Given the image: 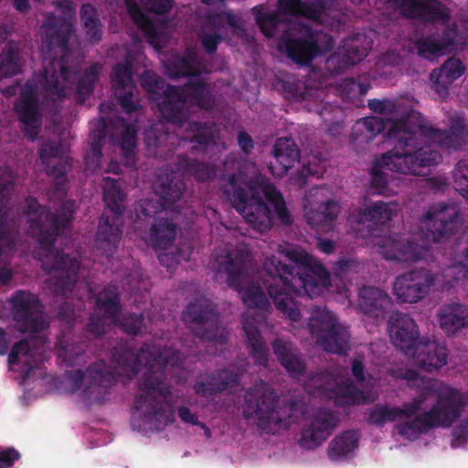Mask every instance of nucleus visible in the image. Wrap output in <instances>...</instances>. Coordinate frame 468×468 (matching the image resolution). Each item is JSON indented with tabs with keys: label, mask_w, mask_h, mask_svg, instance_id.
I'll return each instance as SVG.
<instances>
[{
	"label": "nucleus",
	"mask_w": 468,
	"mask_h": 468,
	"mask_svg": "<svg viewBox=\"0 0 468 468\" xmlns=\"http://www.w3.org/2000/svg\"><path fill=\"white\" fill-rule=\"evenodd\" d=\"M339 213V206L335 200H327L319 204L315 209H310L305 217L313 228L331 229Z\"/></svg>",
	"instance_id": "48"
},
{
	"label": "nucleus",
	"mask_w": 468,
	"mask_h": 468,
	"mask_svg": "<svg viewBox=\"0 0 468 468\" xmlns=\"http://www.w3.org/2000/svg\"><path fill=\"white\" fill-rule=\"evenodd\" d=\"M373 39L364 33H356L344 41L342 51L335 54L328 63L336 61L340 69L354 66L362 61L372 49Z\"/></svg>",
	"instance_id": "28"
},
{
	"label": "nucleus",
	"mask_w": 468,
	"mask_h": 468,
	"mask_svg": "<svg viewBox=\"0 0 468 468\" xmlns=\"http://www.w3.org/2000/svg\"><path fill=\"white\" fill-rule=\"evenodd\" d=\"M165 69L170 79L177 80L200 76L205 69V65L194 50L186 48L183 54H176L167 59Z\"/></svg>",
	"instance_id": "29"
},
{
	"label": "nucleus",
	"mask_w": 468,
	"mask_h": 468,
	"mask_svg": "<svg viewBox=\"0 0 468 468\" xmlns=\"http://www.w3.org/2000/svg\"><path fill=\"white\" fill-rule=\"evenodd\" d=\"M442 275L447 279V288L468 279V229L458 238L454 262L443 270Z\"/></svg>",
	"instance_id": "38"
},
{
	"label": "nucleus",
	"mask_w": 468,
	"mask_h": 468,
	"mask_svg": "<svg viewBox=\"0 0 468 468\" xmlns=\"http://www.w3.org/2000/svg\"><path fill=\"white\" fill-rule=\"evenodd\" d=\"M465 68L463 62L456 58H449L439 69L431 73V80L436 85H441L447 89L454 80L463 75Z\"/></svg>",
	"instance_id": "54"
},
{
	"label": "nucleus",
	"mask_w": 468,
	"mask_h": 468,
	"mask_svg": "<svg viewBox=\"0 0 468 468\" xmlns=\"http://www.w3.org/2000/svg\"><path fill=\"white\" fill-rule=\"evenodd\" d=\"M186 185L181 174L171 172L164 176L159 175L154 185V192L159 199H141L135 206L137 219H152L154 222L156 218H163L161 214L168 208H173L174 205L182 197Z\"/></svg>",
	"instance_id": "12"
},
{
	"label": "nucleus",
	"mask_w": 468,
	"mask_h": 468,
	"mask_svg": "<svg viewBox=\"0 0 468 468\" xmlns=\"http://www.w3.org/2000/svg\"><path fill=\"white\" fill-rule=\"evenodd\" d=\"M243 330L247 337L250 355L255 364L267 367L270 359V351L263 340L261 331L256 325L250 323H244Z\"/></svg>",
	"instance_id": "45"
},
{
	"label": "nucleus",
	"mask_w": 468,
	"mask_h": 468,
	"mask_svg": "<svg viewBox=\"0 0 468 468\" xmlns=\"http://www.w3.org/2000/svg\"><path fill=\"white\" fill-rule=\"evenodd\" d=\"M278 49L300 66H309L314 58L331 51L334 38L325 33L303 27L293 33L290 28L283 31L278 40Z\"/></svg>",
	"instance_id": "10"
},
{
	"label": "nucleus",
	"mask_w": 468,
	"mask_h": 468,
	"mask_svg": "<svg viewBox=\"0 0 468 468\" xmlns=\"http://www.w3.org/2000/svg\"><path fill=\"white\" fill-rule=\"evenodd\" d=\"M239 381V377L234 370L206 371L196 379L193 389L198 397L213 400L216 396L238 385Z\"/></svg>",
	"instance_id": "25"
},
{
	"label": "nucleus",
	"mask_w": 468,
	"mask_h": 468,
	"mask_svg": "<svg viewBox=\"0 0 468 468\" xmlns=\"http://www.w3.org/2000/svg\"><path fill=\"white\" fill-rule=\"evenodd\" d=\"M309 393L341 400L347 406L360 405L370 402L369 396L349 380L338 382L336 377L329 371H322L313 375L306 383Z\"/></svg>",
	"instance_id": "16"
},
{
	"label": "nucleus",
	"mask_w": 468,
	"mask_h": 468,
	"mask_svg": "<svg viewBox=\"0 0 468 468\" xmlns=\"http://www.w3.org/2000/svg\"><path fill=\"white\" fill-rule=\"evenodd\" d=\"M26 214L29 217L28 232L37 240L38 251L41 252V239L45 236L48 218L55 220V217L51 216L50 208L40 205L38 200L31 196L26 198Z\"/></svg>",
	"instance_id": "39"
},
{
	"label": "nucleus",
	"mask_w": 468,
	"mask_h": 468,
	"mask_svg": "<svg viewBox=\"0 0 468 468\" xmlns=\"http://www.w3.org/2000/svg\"><path fill=\"white\" fill-rule=\"evenodd\" d=\"M326 4L324 1L308 3L302 0H278V12L281 15L319 20Z\"/></svg>",
	"instance_id": "44"
},
{
	"label": "nucleus",
	"mask_w": 468,
	"mask_h": 468,
	"mask_svg": "<svg viewBox=\"0 0 468 468\" xmlns=\"http://www.w3.org/2000/svg\"><path fill=\"white\" fill-rule=\"evenodd\" d=\"M392 305L390 296L375 286H364L359 290L358 307L371 317H383Z\"/></svg>",
	"instance_id": "34"
},
{
	"label": "nucleus",
	"mask_w": 468,
	"mask_h": 468,
	"mask_svg": "<svg viewBox=\"0 0 468 468\" xmlns=\"http://www.w3.org/2000/svg\"><path fill=\"white\" fill-rule=\"evenodd\" d=\"M296 410L294 401L280 402L277 393L264 382L255 384L245 391L243 416L255 419L262 433L275 434L287 430Z\"/></svg>",
	"instance_id": "6"
},
{
	"label": "nucleus",
	"mask_w": 468,
	"mask_h": 468,
	"mask_svg": "<svg viewBox=\"0 0 468 468\" xmlns=\"http://www.w3.org/2000/svg\"><path fill=\"white\" fill-rule=\"evenodd\" d=\"M101 67L95 63L86 68L83 76L80 78L76 84L75 101L78 104H83L93 92L94 85L99 79Z\"/></svg>",
	"instance_id": "58"
},
{
	"label": "nucleus",
	"mask_w": 468,
	"mask_h": 468,
	"mask_svg": "<svg viewBox=\"0 0 468 468\" xmlns=\"http://www.w3.org/2000/svg\"><path fill=\"white\" fill-rule=\"evenodd\" d=\"M78 71L65 65L64 59H54L49 68H45L40 83L49 99L54 101H62L68 98L77 80Z\"/></svg>",
	"instance_id": "20"
},
{
	"label": "nucleus",
	"mask_w": 468,
	"mask_h": 468,
	"mask_svg": "<svg viewBox=\"0 0 468 468\" xmlns=\"http://www.w3.org/2000/svg\"><path fill=\"white\" fill-rule=\"evenodd\" d=\"M456 30L448 26L441 37L429 36L421 37L416 43L418 54L427 59L444 55L455 47Z\"/></svg>",
	"instance_id": "37"
},
{
	"label": "nucleus",
	"mask_w": 468,
	"mask_h": 468,
	"mask_svg": "<svg viewBox=\"0 0 468 468\" xmlns=\"http://www.w3.org/2000/svg\"><path fill=\"white\" fill-rule=\"evenodd\" d=\"M15 182L11 174L6 168H0V243H2L6 251L11 252L15 250V242L9 231L6 217L4 213L14 191Z\"/></svg>",
	"instance_id": "36"
},
{
	"label": "nucleus",
	"mask_w": 468,
	"mask_h": 468,
	"mask_svg": "<svg viewBox=\"0 0 468 468\" xmlns=\"http://www.w3.org/2000/svg\"><path fill=\"white\" fill-rule=\"evenodd\" d=\"M113 325H117L127 335H139L145 330L144 316L143 314L125 313L120 317L119 314L118 322Z\"/></svg>",
	"instance_id": "61"
},
{
	"label": "nucleus",
	"mask_w": 468,
	"mask_h": 468,
	"mask_svg": "<svg viewBox=\"0 0 468 468\" xmlns=\"http://www.w3.org/2000/svg\"><path fill=\"white\" fill-rule=\"evenodd\" d=\"M121 310V300L116 288L105 287L96 295L93 313L86 326L87 332L95 337L101 336L106 333L107 325H113L118 322Z\"/></svg>",
	"instance_id": "18"
},
{
	"label": "nucleus",
	"mask_w": 468,
	"mask_h": 468,
	"mask_svg": "<svg viewBox=\"0 0 468 468\" xmlns=\"http://www.w3.org/2000/svg\"><path fill=\"white\" fill-rule=\"evenodd\" d=\"M428 254V249L412 240L392 239L388 247L383 248L386 260L398 262H416Z\"/></svg>",
	"instance_id": "41"
},
{
	"label": "nucleus",
	"mask_w": 468,
	"mask_h": 468,
	"mask_svg": "<svg viewBox=\"0 0 468 468\" xmlns=\"http://www.w3.org/2000/svg\"><path fill=\"white\" fill-rule=\"evenodd\" d=\"M435 282V274L426 268H416L396 277L393 292L398 300L417 303L426 298Z\"/></svg>",
	"instance_id": "17"
},
{
	"label": "nucleus",
	"mask_w": 468,
	"mask_h": 468,
	"mask_svg": "<svg viewBox=\"0 0 468 468\" xmlns=\"http://www.w3.org/2000/svg\"><path fill=\"white\" fill-rule=\"evenodd\" d=\"M274 162L270 163V170L273 175L282 176L296 162L300 161L301 152L291 137H281L275 142L272 150Z\"/></svg>",
	"instance_id": "33"
},
{
	"label": "nucleus",
	"mask_w": 468,
	"mask_h": 468,
	"mask_svg": "<svg viewBox=\"0 0 468 468\" xmlns=\"http://www.w3.org/2000/svg\"><path fill=\"white\" fill-rule=\"evenodd\" d=\"M281 252L285 260L276 255L265 259L263 284L277 310L292 322H298L301 311L294 296L314 298L330 283V275L322 263L304 250L285 249Z\"/></svg>",
	"instance_id": "2"
},
{
	"label": "nucleus",
	"mask_w": 468,
	"mask_h": 468,
	"mask_svg": "<svg viewBox=\"0 0 468 468\" xmlns=\"http://www.w3.org/2000/svg\"><path fill=\"white\" fill-rule=\"evenodd\" d=\"M22 67L23 57L19 43L8 41L0 52V79L19 74Z\"/></svg>",
	"instance_id": "46"
},
{
	"label": "nucleus",
	"mask_w": 468,
	"mask_h": 468,
	"mask_svg": "<svg viewBox=\"0 0 468 468\" xmlns=\"http://www.w3.org/2000/svg\"><path fill=\"white\" fill-rule=\"evenodd\" d=\"M261 192L271 204L278 220L282 225H291L292 218L284 198L273 185L269 184L261 187L258 181L249 179L242 173H233L229 176L224 188V195L246 222L252 229L265 232L273 224V214L263 200Z\"/></svg>",
	"instance_id": "3"
},
{
	"label": "nucleus",
	"mask_w": 468,
	"mask_h": 468,
	"mask_svg": "<svg viewBox=\"0 0 468 468\" xmlns=\"http://www.w3.org/2000/svg\"><path fill=\"white\" fill-rule=\"evenodd\" d=\"M112 361L129 378L144 367L132 408V426L139 431H161L175 421V410L168 399L171 390L164 382L167 365L181 367L184 356L178 350L162 351L144 343L136 350L127 343H119L112 349Z\"/></svg>",
	"instance_id": "1"
},
{
	"label": "nucleus",
	"mask_w": 468,
	"mask_h": 468,
	"mask_svg": "<svg viewBox=\"0 0 468 468\" xmlns=\"http://www.w3.org/2000/svg\"><path fill=\"white\" fill-rule=\"evenodd\" d=\"M405 117H406V115L400 119H396V120H391L390 118H388L387 119L388 122H386V120L384 118H380V117H375V116L366 117V118L360 119L359 121L356 122V124L354 128L353 134L359 132L361 133L362 140L366 141V142H369L372 139H374L376 137V135L383 133L387 128H388V132H389V129L394 122L402 120ZM387 134L389 137L388 133H387Z\"/></svg>",
	"instance_id": "53"
},
{
	"label": "nucleus",
	"mask_w": 468,
	"mask_h": 468,
	"mask_svg": "<svg viewBox=\"0 0 468 468\" xmlns=\"http://www.w3.org/2000/svg\"><path fill=\"white\" fill-rule=\"evenodd\" d=\"M453 187L460 194L468 190V159L460 160L452 170Z\"/></svg>",
	"instance_id": "64"
},
{
	"label": "nucleus",
	"mask_w": 468,
	"mask_h": 468,
	"mask_svg": "<svg viewBox=\"0 0 468 468\" xmlns=\"http://www.w3.org/2000/svg\"><path fill=\"white\" fill-rule=\"evenodd\" d=\"M183 97V88L166 85L163 100L158 103V110L168 122L181 124L187 119L188 114Z\"/></svg>",
	"instance_id": "32"
},
{
	"label": "nucleus",
	"mask_w": 468,
	"mask_h": 468,
	"mask_svg": "<svg viewBox=\"0 0 468 468\" xmlns=\"http://www.w3.org/2000/svg\"><path fill=\"white\" fill-rule=\"evenodd\" d=\"M103 180V200L111 215L103 213L100 218L95 235V247L101 254L111 257L122 237L126 195L116 179L108 176Z\"/></svg>",
	"instance_id": "8"
},
{
	"label": "nucleus",
	"mask_w": 468,
	"mask_h": 468,
	"mask_svg": "<svg viewBox=\"0 0 468 468\" xmlns=\"http://www.w3.org/2000/svg\"><path fill=\"white\" fill-rule=\"evenodd\" d=\"M124 4L129 16L144 32L148 42L153 46H157L160 36L153 21L142 12L136 0H124Z\"/></svg>",
	"instance_id": "52"
},
{
	"label": "nucleus",
	"mask_w": 468,
	"mask_h": 468,
	"mask_svg": "<svg viewBox=\"0 0 468 468\" xmlns=\"http://www.w3.org/2000/svg\"><path fill=\"white\" fill-rule=\"evenodd\" d=\"M177 165L184 174H188L199 182H207L216 176V169L208 162L192 159L186 155L177 156Z\"/></svg>",
	"instance_id": "51"
},
{
	"label": "nucleus",
	"mask_w": 468,
	"mask_h": 468,
	"mask_svg": "<svg viewBox=\"0 0 468 468\" xmlns=\"http://www.w3.org/2000/svg\"><path fill=\"white\" fill-rule=\"evenodd\" d=\"M141 86L149 94L164 95L166 86L163 79L152 70H144L141 75Z\"/></svg>",
	"instance_id": "63"
},
{
	"label": "nucleus",
	"mask_w": 468,
	"mask_h": 468,
	"mask_svg": "<svg viewBox=\"0 0 468 468\" xmlns=\"http://www.w3.org/2000/svg\"><path fill=\"white\" fill-rule=\"evenodd\" d=\"M388 331L394 346L406 354L412 353L420 341L415 320L407 314L395 312L388 320Z\"/></svg>",
	"instance_id": "26"
},
{
	"label": "nucleus",
	"mask_w": 468,
	"mask_h": 468,
	"mask_svg": "<svg viewBox=\"0 0 468 468\" xmlns=\"http://www.w3.org/2000/svg\"><path fill=\"white\" fill-rule=\"evenodd\" d=\"M80 17L86 35L90 40L98 43L102 37V24L97 9L90 3L83 4L80 7Z\"/></svg>",
	"instance_id": "56"
},
{
	"label": "nucleus",
	"mask_w": 468,
	"mask_h": 468,
	"mask_svg": "<svg viewBox=\"0 0 468 468\" xmlns=\"http://www.w3.org/2000/svg\"><path fill=\"white\" fill-rule=\"evenodd\" d=\"M359 434L356 431H346L330 442L328 455L331 460H339L351 455L358 447Z\"/></svg>",
	"instance_id": "49"
},
{
	"label": "nucleus",
	"mask_w": 468,
	"mask_h": 468,
	"mask_svg": "<svg viewBox=\"0 0 468 468\" xmlns=\"http://www.w3.org/2000/svg\"><path fill=\"white\" fill-rule=\"evenodd\" d=\"M337 422L335 412L326 409L319 410L309 427L302 431L299 445L306 450L317 448L331 435Z\"/></svg>",
	"instance_id": "27"
},
{
	"label": "nucleus",
	"mask_w": 468,
	"mask_h": 468,
	"mask_svg": "<svg viewBox=\"0 0 468 468\" xmlns=\"http://www.w3.org/2000/svg\"><path fill=\"white\" fill-rule=\"evenodd\" d=\"M74 212L75 202L72 200L63 202L58 213L51 211L55 220L48 218L45 236L41 239V252L36 251L45 272H60L48 280L49 286L57 296L69 297L79 280V260L54 247L58 236L69 227Z\"/></svg>",
	"instance_id": "4"
},
{
	"label": "nucleus",
	"mask_w": 468,
	"mask_h": 468,
	"mask_svg": "<svg viewBox=\"0 0 468 468\" xmlns=\"http://www.w3.org/2000/svg\"><path fill=\"white\" fill-rule=\"evenodd\" d=\"M117 369L102 360L89 365L85 370L76 369L66 372L71 394L80 391L81 399L90 405H102L111 388L115 385Z\"/></svg>",
	"instance_id": "9"
},
{
	"label": "nucleus",
	"mask_w": 468,
	"mask_h": 468,
	"mask_svg": "<svg viewBox=\"0 0 468 468\" xmlns=\"http://www.w3.org/2000/svg\"><path fill=\"white\" fill-rule=\"evenodd\" d=\"M46 38L50 45H57L63 51L69 49V42L73 32L71 23L65 17L48 15L43 25Z\"/></svg>",
	"instance_id": "43"
},
{
	"label": "nucleus",
	"mask_w": 468,
	"mask_h": 468,
	"mask_svg": "<svg viewBox=\"0 0 468 468\" xmlns=\"http://www.w3.org/2000/svg\"><path fill=\"white\" fill-rule=\"evenodd\" d=\"M409 135L389 136L397 140L394 147L377 159L371 168L370 186L378 194H383L388 187L386 170L403 175H422L423 169L432 164L437 154L427 148H417L409 142Z\"/></svg>",
	"instance_id": "5"
},
{
	"label": "nucleus",
	"mask_w": 468,
	"mask_h": 468,
	"mask_svg": "<svg viewBox=\"0 0 468 468\" xmlns=\"http://www.w3.org/2000/svg\"><path fill=\"white\" fill-rule=\"evenodd\" d=\"M218 271L227 274L229 287L236 290L247 308H257L267 311L271 307L262 287L257 282H250L241 259H233L229 253L217 259Z\"/></svg>",
	"instance_id": "13"
},
{
	"label": "nucleus",
	"mask_w": 468,
	"mask_h": 468,
	"mask_svg": "<svg viewBox=\"0 0 468 468\" xmlns=\"http://www.w3.org/2000/svg\"><path fill=\"white\" fill-rule=\"evenodd\" d=\"M389 136L409 135L410 138L408 143L415 144L417 148H427L431 153L437 154L436 160L426 166L431 167L437 165L441 159V154L432 149L431 144H437L447 150H458L463 144V127L462 125H452L449 130H441L427 123L423 115L414 110H410L406 117L393 122L389 132Z\"/></svg>",
	"instance_id": "7"
},
{
	"label": "nucleus",
	"mask_w": 468,
	"mask_h": 468,
	"mask_svg": "<svg viewBox=\"0 0 468 468\" xmlns=\"http://www.w3.org/2000/svg\"><path fill=\"white\" fill-rule=\"evenodd\" d=\"M396 211L397 204L376 201L358 214L357 222L374 230L391 220Z\"/></svg>",
	"instance_id": "42"
},
{
	"label": "nucleus",
	"mask_w": 468,
	"mask_h": 468,
	"mask_svg": "<svg viewBox=\"0 0 468 468\" xmlns=\"http://www.w3.org/2000/svg\"><path fill=\"white\" fill-rule=\"evenodd\" d=\"M411 354L417 367L426 372L442 367L448 360L447 348L436 341L420 343Z\"/></svg>",
	"instance_id": "31"
},
{
	"label": "nucleus",
	"mask_w": 468,
	"mask_h": 468,
	"mask_svg": "<svg viewBox=\"0 0 468 468\" xmlns=\"http://www.w3.org/2000/svg\"><path fill=\"white\" fill-rule=\"evenodd\" d=\"M271 347L278 361L291 377L295 378L305 373V361L291 341L276 338L271 342Z\"/></svg>",
	"instance_id": "35"
},
{
	"label": "nucleus",
	"mask_w": 468,
	"mask_h": 468,
	"mask_svg": "<svg viewBox=\"0 0 468 468\" xmlns=\"http://www.w3.org/2000/svg\"><path fill=\"white\" fill-rule=\"evenodd\" d=\"M395 428L401 436L417 437L433 429V424L431 420V414L425 411L417 415L412 420L396 424Z\"/></svg>",
	"instance_id": "59"
},
{
	"label": "nucleus",
	"mask_w": 468,
	"mask_h": 468,
	"mask_svg": "<svg viewBox=\"0 0 468 468\" xmlns=\"http://www.w3.org/2000/svg\"><path fill=\"white\" fill-rule=\"evenodd\" d=\"M221 20H225L226 24L232 27L238 35L246 33L244 26L239 22L238 17L232 12L207 15L198 33L201 47L207 54H214L218 45L223 41L222 35L217 30Z\"/></svg>",
	"instance_id": "24"
},
{
	"label": "nucleus",
	"mask_w": 468,
	"mask_h": 468,
	"mask_svg": "<svg viewBox=\"0 0 468 468\" xmlns=\"http://www.w3.org/2000/svg\"><path fill=\"white\" fill-rule=\"evenodd\" d=\"M138 90L136 85L114 92L118 104L125 113H133L140 109L138 101H135V96Z\"/></svg>",
	"instance_id": "62"
},
{
	"label": "nucleus",
	"mask_w": 468,
	"mask_h": 468,
	"mask_svg": "<svg viewBox=\"0 0 468 468\" xmlns=\"http://www.w3.org/2000/svg\"><path fill=\"white\" fill-rule=\"evenodd\" d=\"M150 241L155 250H166L176 239V225L166 218H156L150 229Z\"/></svg>",
	"instance_id": "47"
},
{
	"label": "nucleus",
	"mask_w": 468,
	"mask_h": 468,
	"mask_svg": "<svg viewBox=\"0 0 468 468\" xmlns=\"http://www.w3.org/2000/svg\"><path fill=\"white\" fill-rule=\"evenodd\" d=\"M438 321L447 335L468 327V306L459 303H448L440 307Z\"/></svg>",
	"instance_id": "40"
},
{
	"label": "nucleus",
	"mask_w": 468,
	"mask_h": 468,
	"mask_svg": "<svg viewBox=\"0 0 468 468\" xmlns=\"http://www.w3.org/2000/svg\"><path fill=\"white\" fill-rule=\"evenodd\" d=\"M219 130L216 123L211 121H193L187 123L185 131V139L193 145L190 148L191 154L198 151L206 152L209 146L217 144Z\"/></svg>",
	"instance_id": "30"
},
{
	"label": "nucleus",
	"mask_w": 468,
	"mask_h": 468,
	"mask_svg": "<svg viewBox=\"0 0 468 468\" xmlns=\"http://www.w3.org/2000/svg\"><path fill=\"white\" fill-rule=\"evenodd\" d=\"M14 109L19 122L24 124L25 134L34 141L40 131L41 115L37 90L33 82L27 81L23 86Z\"/></svg>",
	"instance_id": "22"
},
{
	"label": "nucleus",
	"mask_w": 468,
	"mask_h": 468,
	"mask_svg": "<svg viewBox=\"0 0 468 468\" xmlns=\"http://www.w3.org/2000/svg\"><path fill=\"white\" fill-rule=\"evenodd\" d=\"M395 407L387 404L378 403L368 410L367 422L370 425L381 428L388 422H394L398 420Z\"/></svg>",
	"instance_id": "60"
},
{
	"label": "nucleus",
	"mask_w": 468,
	"mask_h": 468,
	"mask_svg": "<svg viewBox=\"0 0 468 468\" xmlns=\"http://www.w3.org/2000/svg\"><path fill=\"white\" fill-rule=\"evenodd\" d=\"M461 219V213L456 207L438 203L427 210L423 222L433 241L440 242L459 229Z\"/></svg>",
	"instance_id": "21"
},
{
	"label": "nucleus",
	"mask_w": 468,
	"mask_h": 468,
	"mask_svg": "<svg viewBox=\"0 0 468 468\" xmlns=\"http://www.w3.org/2000/svg\"><path fill=\"white\" fill-rule=\"evenodd\" d=\"M133 74V65L128 58H125L124 62L116 63L110 74V81L113 91L118 92L136 85Z\"/></svg>",
	"instance_id": "57"
},
{
	"label": "nucleus",
	"mask_w": 468,
	"mask_h": 468,
	"mask_svg": "<svg viewBox=\"0 0 468 468\" xmlns=\"http://www.w3.org/2000/svg\"><path fill=\"white\" fill-rule=\"evenodd\" d=\"M307 325L310 334L316 339V344L326 352L341 355L346 351L349 334L338 324L334 313L315 306Z\"/></svg>",
	"instance_id": "14"
},
{
	"label": "nucleus",
	"mask_w": 468,
	"mask_h": 468,
	"mask_svg": "<svg viewBox=\"0 0 468 468\" xmlns=\"http://www.w3.org/2000/svg\"><path fill=\"white\" fill-rule=\"evenodd\" d=\"M252 12L256 25L267 38H272L278 32L279 27L284 24L283 18L277 11H266L262 6H255Z\"/></svg>",
	"instance_id": "55"
},
{
	"label": "nucleus",
	"mask_w": 468,
	"mask_h": 468,
	"mask_svg": "<svg viewBox=\"0 0 468 468\" xmlns=\"http://www.w3.org/2000/svg\"><path fill=\"white\" fill-rule=\"evenodd\" d=\"M182 88L186 103L191 102L205 110L212 107L213 100L209 86L203 80H189Z\"/></svg>",
	"instance_id": "50"
},
{
	"label": "nucleus",
	"mask_w": 468,
	"mask_h": 468,
	"mask_svg": "<svg viewBox=\"0 0 468 468\" xmlns=\"http://www.w3.org/2000/svg\"><path fill=\"white\" fill-rule=\"evenodd\" d=\"M183 320L202 341L223 345L229 340V332L219 324L216 305L207 298L190 302L183 313Z\"/></svg>",
	"instance_id": "11"
},
{
	"label": "nucleus",
	"mask_w": 468,
	"mask_h": 468,
	"mask_svg": "<svg viewBox=\"0 0 468 468\" xmlns=\"http://www.w3.org/2000/svg\"><path fill=\"white\" fill-rule=\"evenodd\" d=\"M364 0H351L360 4ZM388 4L399 9L409 18L425 23H441L447 25L451 17L449 8L439 0H385Z\"/></svg>",
	"instance_id": "19"
},
{
	"label": "nucleus",
	"mask_w": 468,
	"mask_h": 468,
	"mask_svg": "<svg viewBox=\"0 0 468 468\" xmlns=\"http://www.w3.org/2000/svg\"><path fill=\"white\" fill-rule=\"evenodd\" d=\"M438 399L430 410L426 412L431 414V420L433 428H448L460 417L464 405L462 393L456 388L439 386V391L436 393Z\"/></svg>",
	"instance_id": "23"
},
{
	"label": "nucleus",
	"mask_w": 468,
	"mask_h": 468,
	"mask_svg": "<svg viewBox=\"0 0 468 468\" xmlns=\"http://www.w3.org/2000/svg\"><path fill=\"white\" fill-rule=\"evenodd\" d=\"M9 312L21 333H40L48 326L44 305L39 297L26 290H17L7 300Z\"/></svg>",
	"instance_id": "15"
}]
</instances>
